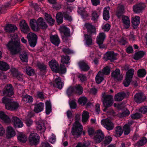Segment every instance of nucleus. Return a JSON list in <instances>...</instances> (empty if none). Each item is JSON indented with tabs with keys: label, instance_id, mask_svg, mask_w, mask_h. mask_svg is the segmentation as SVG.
<instances>
[{
	"label": "nucleus",
	"instance_id": "1",
	"mask_svg": "<svg viewBox=\"0 0 147 147\" xmlns=\"http://www.w3.org/2000/svg\"><path fill=\"white\" fill-rule=\"evenodd\" d=\"M18 36L16 34H14L11 37V40L7 46L12 54H15L18 53L21 50V46Z\"/></svg>",
	"mask_w": 147,
	"mask_h": 147
},
{
	"label": "nucleus",
	"instance_id": "2",
	"mask_svg": "<svg viewBox=\"0 0 147 147\" xmlns=\"http://www.w3.org/2000/svg\"><path fill=\"white\" fill-rule=\"evenodd\" d=\"M80 114H77L75 116V121L73 124L71 129V133L75 137L80 136L83 130V127L78 121L81 118Z\"/></svg>",
	"mask_w": 147,
	"mask_h": 147
},
{
	"label": "nucleus",
	"instance_id": "3",
	"mask_svg": "<svg viewBox=\"0 0 147 147\" xmlns=\"http://www.w3.org/2000/svg\"><path fill=\"white\" fill-rule=\"evenodd\" d=\"M30 24L32 29L34 31H38L40 27L43 29H46L47 27V25L44 22L41 18H39L36 21L34 19L30 21Z\"/></svg>",
	"mask_w": 147,
	"mask_h": 147
},
{
	"label": "nucleus",
	"instance_id": "4",
	"mask_svg": "<svg viewBox=\"0 0 147 147\" xmlns=\"http://www.w3.org/2000/svg\"><path fill=\"white\" fill-rule=\"evenodd\" d=\"M2 102L5 104V108L7 110L14 111L17 109L19 106L18 103L6 97L2 98Z\"/></svg>",
	"mask_w": 147,
	"mask_h": 147
},
{
	"label": "nucleus",
	"instance_id": "5",
	"mask_svg": "<svg viewBox=\"0 0 147 147\" xmlns=\"http://www.w3.org/2000/svg\"><path fill=\"white\" fill-rule=\"evenodd\" d=\"M49 64L51 69L54 72H60L61 74H64L66 72V70L65 66L63 65H61L59 69V64L55 60L53 59L50 61Z\"/></svg>",
	"mask_w": 147,
	"mask_h": 147
},
{
	"label": "nucleus",
	"instance_id": "6",
	"mask_svg": "<svg viewBox=\"0 0 147 147\" xmlns=\"http://www.w3.org/2000/svg\"><path fill=\"white\" fill-rule=\"evenodd\" d=\"M104 106L105 109L111 107L113 103V96L111 95H106L105 92L102 94Z\"/></svg>",
	"mask_w": 147,
	"mask_h": 147
},
{
	"label": "nucleus",
	"instance_id": "7",
	"mask_svg": "<svg viewBox=\"0 0 147 147\" xmlns=\"http://www.w3.org/2000/svg\"><path fill=\"white\" fill-rule=\"evenodd\" d=\"M35 123L36 130L40 134H42L45 132L46 128L44 120L41 119L36 120Z\"/></svg>",
	"mask_w": 147,
	"mask_h": 147
},
{
	"label": "nucleus",
	"instance_id": "8",
	"mask_svg": "<svg viewBox=\"0 0 147 147\" xmlns=\"http://www.w3.org/2000/svg\"><path fill=\"white\" fill-rule=\"evenodd\" d=\"M27 38L30 47H34L36 44L37 36L34 33L30 32L27 35Z\"/></svg>",
	"mask_w": 147,
	"mask_h": 147
},
{
	"label": "nucleus",
	"instance_id": "9",
	"mask_svg": "<svg viewBox=\"0 0 147 147\" xmlns=\"http://www.w3.org/2000/svg\"><path fill=\"white\" fill-rule=\"evenodd\" d=\"M134 70L132 69H131L126 73V78L123 82V84L125 86H128L130 82L131 79L134 75Z\"/></svg>",
	"mask_w": 147,
	"mask_h": 147
},
{
	"label": "nucleus",
	"instance_id": "10",
	"mask_svg": "<svg viewBox=\"0 0 147 147\" xmlns=\"http://www.w3.org/2000/svg\"><path fill=\"white\" fill-rule=\"evenodd\" d=\"M101 123L102 125L109 130H112L114 127V123L109 119L102 120Z\"/></svg>",
	"mask_w": 147,
	"mask_h": 147
},
{
	"label": "nucleus",
	"instance_id": "11",
	"mask_svg": "<svg viewBox=\"0 0 147 147\" xmlns=\"http://www.w3.org/2000/svg\"><path fill=\"white\" fill-rule=\"evenodd\" d=\"M39 137L36 133H32L29 138V141L31 145H36L39 142Z\"/></svg>",
	"mask_w": 147,
	"mask_h": 147
},
{
	"label": "nucleus",
	"instance_id": "12",
	"mask_svg": "<svg viewBox=\"0 0 147 147\" xmlns=\"http://www.w3.org/2000/svg\"><path fill=\"white\" fill-rule=\"evenodd\" d=\"M146 7L145 4L143 3H140L136 4L133 6V10L136 13L142 12Z\"/></svg>",
	"mask_w": 147,
	"mask_h": 147
},
{
	"label": "nucleus",
	"instance_id": "13",
	"mask_svg": "<svg viewBox=\"0 0 147 147\" xmlns=\"http://www.w3.org/2000/svg\"><path fill=\"white\" fill-rule=\"evenodd\" d=\"M10 71L13 77L17 78L18 80L22 81L23 80V74L20 72H18L16 69L13 67L11 68Z\"/></svg>",
	"mask_w": 147,
	"mask_h": 147
},
{
	"label": "nucleus",
	"instance_id": "14",
	"mask_svg": "<svg viewBox=\"0 0 147 147\" xmlns=\"http://www.w3.org/2000/svg\"><path fill=\"white\" fill-rule=\"evenodd\" d=\"M106 37L105 34L103 32L100 33L96 38V42L100 48L104 47L102 44Z\"/></svg>",
	"mask_w": 147,
	"mask_h": 147
},
{
	"label": "nucleus",
	"instance_id": "15",
	"mask_svg": "<svg viewBox=\"0 0 147 147\" xmlns=\"http://www.w3.org/2000/svg\"><path fill=\"white\" fill-rule=\"evenodd\" d=\"M104 137V133L100 129L98 130L96 133L94 140L96 143H99L103 140Z\"/></svg>",
	"mask_w": 147,
	"mask_h": 147
},
{
	"label": "nucleus",
	"instance_id": "16",
	"mask_svg": "<svg viewBox=\"0 0 147 147\" xmlns=\"http://www.w3.org/2000/svg\"><path fill=\"white\" fill-rule=\"evenodd\" d=\"M3 93L5 95L9 96L13 94V87L11 84H8L5 87Z\"/></svg>",
	"mask_w": 147,
	"mask_h": 147
},
{
	"label": "nucleus",
	"instance_id": "17",
	"mask_svg": "<svg viewBox=\"0 0 147 147\" xmlns=\"http://www.w3.org/2000/svg\"><path fill=\"white\" fill-rule=\"evenodd\" d=\"M146 98L142 92H139L136 94L134 96V100L137 102L140 103L143 101Z\"/></svg>",
	"mask_w": 147,
	"mask_h": 147
},
{
	"label": "nucleus",
	"instance_id": "18",
	"mask_svg": "<svg viewBox=\"0 0 147 147\" xmlns=\"http://www.w3.org/2000/svg\"><path fill=\"white\" fill-rule=\"evenodd\" d=\"M16 135V132L14 129L11 126H8L7 128L6 137L7 139H10Z\"/></svg>",
	"mask_w": 147,
	"mask_h": 147
},
{
	"label": "nucleus",
	"instance_id": "19",
	"mask_svg": "<svg viewBox=\"0 0 147 147\" xmlns=\"http://www.w3.org/2000/svg\"><path fill=\"white\" fill-rule=\"evenodd\" d=\"M117 54H115L113 52H107L104 56L105 60H110L111 61L116 59V56Z\"/></svg>",
	"mask_w": 147,
	"mask_h": 147
},
{
	"label": "nucleus",
	"instance_id": "20",
	"mask_svg": "<svg viewBox=\"0 0 147 147\" xmlns=\"http://www.w3.org/2000/svg\"><path fill=\"white\" fill-rule=\"evenodd\" d=\"M12 121L15 127L17 128H21L23 126L22 122L18 117L13 116L12 117Z\"/></svg>",
	"mask_w": 147,
	"mask_h": 147
},
{
	"label": "nucleus",
	"instance_id": "21",
	"mask_svg": "<svg viewBox=\"0 0 147 147\" xmlns=\"http://www.w3.org/2000/svg\"><path fill=\"white\" fill-rule=\"evenodd\" d=\"M112 76L115 80H122L123 76L120 74V70L119 69H116L112 73Z\"/></svg>",
	"mask_w": 147,
	"mask_h": 147
},
{
	"label": "nucleus",
	"instance_id": "22",
	"mask_svg": "<svg viewBox=\"0 0 147 147\" xmlns=\"http://www.w3.org/2000/svg\"><path fill=\"white\" fill-rule=\"evenodd\" d=\"M78 12L81 15L82 18L83 19H86L89 16L88 13L86 11L84 7H79Z\"/></svg>",
	"mask_w": 147,
	"mask_h": 147
},
{
	"label": "nucleus",
	"instance_id": "23",
	"mask_svg": "<svg viewBox=\"0 0 147 147\" xmlns=\"http://www.w3.org/2000/svg\"><path fill=\"white\" fill-rule=\"evenodd\" d=\"M20 26L22 31L24 33H26L29 31L28 26L24 20H22L20 22Z\"/></svg>",
	"mask_w": 147,
	"mask_h": 147
},
{
	"label": "nucleus",
	"instance_id": "24",
	"mask_svg": "<svg viewBox=\"0 0 147 147\" xmlns=\"http://www.w3.org/2000/svg\"><path fill=\"white\" fill-rule=\"evenodd\" d=\"M122 21L123 26L125 28H128L130 25V21L128 17L127 16H124L122 17Z\"/></svg>",
	"mask_w": 147,
	"mask_h": 147
},
{
	"label": "nucleus",
	"instance_id": "25",
	"mask_svg": "<svg viewBox=\"0 0 147 147\" xmlns=\"http://www.w3.org/2000/svg\"><path fill=\"white\" fill-rule=\"evenodd\" d=\"M6 32H13L17 29V28L16 26L11 24L7 25L4 28Z\"/></svg>",
	"mask_w": 147,
	"mask_h": 147
},
{
	"label": "nucleus",
	"instance_id": "26",
	"mask_svg": "<svg viewBox=\"0 0 147 147\" xmlns=\"http://www.w3.org/2000/svg\"><path fill=\"white\" fill-rule=\"evenodd\" d=\"M140 18L138 16H136L131 18V22L135 28L137 27L140 23Z\"/></svg>",
	"mask_w": 147,
	"mask_h": 147
},
{
	"label": "nucleus",
	"instance_id": "27",
	"mask_svg": "<svg viewBox=\"0 0 147 147\" xmlns=\"http://www.w3.org/2000/svg\"><path fill=\"white\" fill-rule=\"evenodd\" d=\"M110 7L108 6L105 7L103 9V19L107 20L109 18V13Z\"/></svg>",
	"mask_w": 147,
	"mask_h": 147
},
{
	"label": "nucleus",
	"instance_id": "28",
	"mask_svg": "<svg viewBox=\"0 0 147 147\" xmlns=\"http://www.w3.org/2000/svg\"><path fill=\"white\" fill-rule=\"evenodd\" d=\"M51 42L56 46H58L59 44L60 41L58 36L57 35H51L50 36Z\"/></svg>",
	"mask_w": 147,
	"mask_h": 147
},
{
	"label": "nucleus",
	"instance_id": "29",
	"mask_svg": "<svg viewBox=\"0 0 147 147\" xmlns=\"http://www.w3.org/2000/svg\"><path fill=\"white\" fill-rule=\"evenodd\" d=\"M78 65L81 70L87 71L90 69V67L88 64L84 61H80Z\"/></svg>",
	"mask_w": 147,
	"mask_h": 147
},
{
	"label": "nucleus",
	"instance_id": "30",
	"mask_svg": "<svg viewBox=\"0 0 147 147\" xmlns=\"http://www.w3.org/2000/svg\"><path fill=\"white\" fill-rule=\"evenodd\" d=\"M0 118L4 122L6 123H9L11 121V119L4 112L0 111Z\"/></svg>",
	"mask_w": 147,
	"mask_h": 147
},
{
	"label": "nucleus",
	"instance_id": "31",
	"mask_svg": "<svg viewBox=\"0 0 147 147\" xmlns=\"http://www.w3.org/2000/svg\"><path fill=\"white\" fill-rule=\"evenodd\" d=\"M18 140L21 142H25L27 140V138L23 132H19L17 135Z\"/></svg>",
	"mask_w": 147,
	"mask_h": 147
},
{
	"label": "nucleus",
	"instance_id": "32",
	"mask_svg": "<svg viewBox=\"0 0 147 147\" xmlns=\"http://www.w3.org/2000/svg\"><path fill=\"white\" fill-rule=\"evenodd\" d=\"M44 107V103L42 102H40L35 105L34 109V112L37 113L42 111Z\"/></svg>",
	"mask_w": 147,
	"mask_h": 147
},
{
	"label": "nucleus",
	"instance_id": "33",
	"mask_svg": "<svg viewBox=\"0 0 147 147\" xmlns=\"http://www.w3.org/2000/svg\"><path fill=\"white\" fill-rule=\"evenodd\" d=\"M54 86L60 89H61L63 87V84L61 82L60 78L59 77L55 78Z\"/></svg>",
	"mask_w": 147,
	"mask_h": 147
},
{
	"label": "nucleus",
	"instance_id": "34",
	"mask_svg": "<svg viewBox=\"0 0 147 147\" xmlns=\"http://www.w3.org/2000/svg\"><path fill=\"white\" fill-rule=\"evenodd\" d=\"M84 41L85 42V45L86 46L92 45V40L90 35L86 34L84 35Z\"/></svg>",
	"mask_w": 147,
	"mask_h": 147
},
{
	"label": "nucleus",
	"instance_id": "35",
	"mask_svg": "<svg viewBox=\"0 0 147 147\" xmlns=\"http://www.w3.org/2000/svg\"><path fill=\"white\" fill-rule=\"evenodd\" d=\"M84 26L87 29L88 32L91 33H95L96 30L95 28L91 24L87 23L84 25Z\"/></svg>",
	"mask_w": 147,
	"mask_h": 147
},
{
	"label": "nucleus",
	"instance_id": "36",
	"mask_svg": "<svg viewBox=\"0 0 147 147\" xmlns=\"http://www.w3.org/2000/svg\"><path fill=\"white\" fill-rule=\"evenodd\" d=\"M124 8L122 5H119L117 7L116 11V15L118 18H120L123 14Z\"/></svg>",
	"mask_w": 147,
	"mask_h": 147
},
{
	"label": "nucleus",
	"instance_id": "37",
	"mask_svg": "<svg viewBox=\"0 0 147 147\" xmlns=\"http://www.w3.org/2000/svg\"><path fill=\"white\" fill-rule=\"evenodd\" d=\"M22 100L26 103H31L33 101V98L32 97L28 94L22 96Z\"/></svg>",
	"mask_w": 147,
	"mask_h": 147
},
{
	"label": "nucleus",
	"instance_id": "38",
	"mask_svg": "<svg viewBox=\"0 0 147 147\" xmlns=\"http://www.w3.org/2000/svg\"><path fill=\"white\" fill-rule=\"evenodd\" d=\"M103 75L101 71H99L96 77V81L97 83L99 84L104 80Z\"/></svg>",
	"mask_w": 147,
	"mask_h": 147
},
{
	"label": "nucleus",
	"instance_id": "39",
	"mask_svg": "<svg viewBox=\"0 0 147 147\" xmlns=\"http://www.w3.org/2000/svg\"><path fill=\"white\" fill-rule=\"evenodd\" d=\"M145 54V52L143 51H139L135 54L134 59L136 60H138L143 57Z\"/></svg>",
	"mask_w": 147,
	"mask_h": 147
},
{
	"label": "nucleus",
	"instance_id": "40",
	"mask_svg": "<svg viewBox=\"0 0 147 147\" xmlns=\"http://www.w3.org/2000/svg\"><path fill=\"white\" fill-rule=\"evenodd\" d=\"M125 96L124 92L119 93L115 96V101H120L122 100Z\"/></svg>",
	"mask_w": 147,
	"mask_h": 147
},
{
	"label": "nucleus",
	"instance_id": "41",
	"mask_svg": "<svg viewBox=\"0 0 147 147\" xmlns=\"http://www.w3.org/2000/svg\"><path fill=\"white\" fill-rule=\"evenodd\" d=\"M74 93H76L79 95L81 94L83 91L82 87L80 85H76L74 88Z\"/></svg>",
	"mask_w": 147,
	"mask_h": 147
},
{
	"label": "nucleus",
	"instance_id": "42",
	"mask_svg": "<svg viewBox=\"0 0 147 147\" xmlns=\"http://www.w3.org/2000/svg\"><path fill=\"white\" fill-rule=\"evenodd\" d=\"M64 17L63 13L59 12L56 16L57 21L59 24L62 23L63 22V17Z\"/></svg>",
	"mask_w": 147,
	"mask_h": 147
},
{
	"label": "nucleus",
	"instance_id": "43",
	"mask_svg": "<svg viewBox=\"0 0 147 147\" xmlns=\"http://www.w3.org/2000/svg\"><path fill=\"white\" fill-rule=\"evenodd\" d=\"M45 19L50 25H52L54 24L55 20L51 18L50 15L47 13H45Z\"/></svg>",
	"mask_w": 147,
	"mask_h": 147
},
{
	"label": "nucleus",
	"instance_id": "44",
	"mask_svg": "<svg viewBox=\"0 0 147 147\" xmlns=\"http://www.w3.org/2000/svg\"><path fill=\"white\" fill-rule=\"evenodd\" d=\"M46 113L47 115L49 114L51 111V105L50 101H47L45 102Z\"/></svg>",
	"mask_w": 147,
	"mask_h": 147
},
{
	"label": "nucleus",
	"instance_id": "45",
	"mask_svg": "<svg viewBox=\"0 0 147 147\" xmlns=\"http://www.w3.org/2000/svg\"><path fill=\"white\" fill-rule=\"evenodd\" d=\"M89 117V113L88 112L84 111L82 114V122L84 123L86 122Z\"/></svg>",
	"mask_w": 147,
	"mask_h": 147
},
{
	"label": "nucleus",
	"instance_id": "46",
	"mask_svg": "<svg viewBox=\"0 0 147 147\" xmlns=\"http://www.w3.org/2000/svg\"><path fill=\"white\" fill-rule=\"evenodd\" d=\"M9 68V65L5 62L0 61V69L6 71Z\"/></svg>",
	"mask_w": 147,
	"mask_h": 147
},
{
	"label": "nucleus",
	"instance_id": "47",
	"mask_svg": "<svg viewBox=\"0 0 147 147\" xmlns=\"http://www.w3.org/2000/svg\"><path fill=\"white\" fill-rule=\"evenodd\" d=\"M137 74L138 76L140 78L144 77L146 74V70L144 69H139L138 70Z\"/></svg>",
	"mask_w": 147,
	"mask_h": 147
},
{
	"label": "nucleus",
	"instance_id": "48",
	"mask_svg": "<svg viewBox=\"0 0 147 147\" xmlns=\"http://www.w3.org/2000/svg\"><path fill=\"white\" fill-rule=\"evenodd\" d=\"M61 29L65 36H69L70 31L69 28L65 26H63L61 27Z\"/></svg>",
	"mask_w": 147,
	"mask_h": 147
},
{
	"label": "nucleus",
	"instance_id": "49",
	"mask_svg": "<svg viewBox=\"0 0 147 147\" xmlns=\"http://www.w3.org/2000/svg\"><path fill=\"white\" fill-rule=\"evenodd\" d=\"M87 99L85 96L80 97L78 99V102L79 104L82 105H85L87 102Z\"/></svg>",
	"mask_w": 147,
	"mask_h": 147
},
{
	"label": "nucleus",
	"instance_id": "50",
	"mask_svg": "<svg viewBox=\"0 0 147 147\" xmlns=\"http://www.w3.org/2000/svg\"><path fill=\"white\" fill-rule=\"evenodd\" d=\"M115 133L117 136H121L123 133V130L122 128L119 126L116 127L115 129Z\"/></svg>",
	"mask_w": 147,
	"mask_h": 147
},
{
	"label": "nucleus",
	"instance_id": "51",
	"mask_svg": "<svg viewBox=\"0 0 147 147\" xmlns=\"http://www.w3.org/2000/svg\"><path fill=\"white\" fill-rule=\"evenodd\" d=\"M61 62L63 63L68 64L69 62V58L67 56H62L61 57Z\"/></svg>",
	"mask_w": 147,
	"mask_h": 147
},
{
	"label": "nucleus",
	"instance_id": "52",
	"mask_svg": "<svg viewBox=\"0 0 147 147\" xmlns=\"http://www.w3.org/2000/svg\"><path fill=\"white\" fill-rule=\"evenodd\" d=\"M101 72V73L104 75H107L109 74L110 69V68L108 66H106V67H104L102 69V71H100Z\"/></svg>",
	"mask_w": 147,
	"mask_h": 147
},
{
	"label": "nucleus",
	"instance_id": "53",
	"mask_svg": "<svg viewBox=\"0 0 147 147\" xmlns=\"http://www.w3.org/2000/svg\"><path fill=\"white\" fill-rule=\"evenodd\" d=\"M99 16L97 12L95 11H93L92 14V20L94 21L97 20Z\"/></svg>",
	"mask_w": 147,
	"mask_h": 147
},
{
	"label": "nucleus",
	"instance_id": "54",
	"mask_svg": "<svg viewBox=\"0 0 147 147\" xmlns=\"http://www.w3.org/2000/svg\"><path fill=\"white\" fill-rule=\"evenodd\" d=\"M147 142V139L145 137L142 138L137 143L139 147L144 145Z\"/></svg>",
	"mask_w": 147,
	"mask_h": 147
},
{
	"label": "nucleus",
	"instance_id": "55",
	"mask_svg": "<svg viewBox=\"0 0 147 147\" xmlns=\"http://www.w3.org/2000/svg\"><path fill=\"white\" fill-rule=\"evenodd\" d=\"M20 58L23 62H28L27 54L26 53L22 54L20 55Z\"/></svg>",
	"mask_w": 147,
	"mask_h": 147
},
{
	"label": "nucleus",
	"instance_id": "56",
	"mask_svg": "<svg viewBox=\"0 0 147 147\" xmlns=\"http://www.w3.org/2000/svg\"><path fill=\"white\" fill-rule=\"evenodd\" d=\"M124 133L125 135H127L129 133L130 129L129 126L128 125H125L123 127Z\"/></svg>",
	"mask_w": 147,
	"mask_h": 147
},
{
	"label": "nucleus",
	"instance_id": "57",
	"mask_svg": "<svg viewBox=\"0 0 147 147\" xmlns=\"http://www.w3.org/2000/svg\"><path fill=\"white\" fill-rule=\"evenodd\" d=\"M26 72L27 74L30 76H31L34 73V70L29 67H26Z\"/></svg>",
	"mask_w": 147,
	"mask_h": 147
},
{
	"label": "nucleus",
	"instance_id": "58",
	"mask_svg": "<svg viewBox=\"0 0 147 147\" xmlns=\"http://www.w3.org/2000/svg\"><path fill=\"white\" fill-rule=\"evenodd\" d=\"M67 93L68 96H71L73 93H74V88L70 86L67 89Z\"/></svg>",
	"mask_w": 147,
	"mask_h": 147
},
{
	"label": "nucleus",
	"instance_id": "59",
	"mask_svg": "<svg viewBox=\"0 0 147 147\" xmlns=\"http://www.w3.org/2000/svg\"><path fill=\"white\" fill-rule=\"evenodd\" d=\"M130 113L129 111L126 109L123 110L122 113L120 114V116L121 117H126L129 115Z\"/></svg>",
	"mask_w": 147,
	"mask_h": 147
},
{
	"label": "nucleus",
	"instance_id": "60",
	"mask_svg": "<svg viewBox=\"0 0 147 147\" xmlns=\"http://www.w3.org/2000/svg\"><path fill=\"white\" fill-rule=\"evenodd\" d=\"M111 26L108 24H104L102 26V29L105 31H108L110 29Z\"/></svg>",
	"mask_w": 147,
	"mask_h": 147
},
{
	"label": "nucleus",
	"instance_id": "61",
	"mask_svg": "<svg viewBox=\"0 0 147 147\" xmlns=\"http://www.w3.org/2000/svg\"><path fill=\"white\" fill-rule=\"evenodd\" d=\"M112 140V138L110 136L106 137L104 141V144L105 145H107Z\"/></svg>",
	"mask_w": 147,
	"mask_h": 147
},
{
	"label": "nucleus",
	"instance_id": "62",
	"mask_svg": "<svg viewBox=\"0 0 147 147\" xmlns=\"http://www.w3.org/2000/svg\"><path fill=\"white\" fill-rule=\"evenodd\" d=\"M141 116V115L138 113L135 114H131V118L133 119H137L140 118Z\"/></svg>",
	"mask_w": 147,
	"mask_h": 147
},
{
	"label": "nucleus",
	"instance_id": "63",
	"mask_svg": "<svg viewBox=\"0 0 147 147\" xmlns=\"http://www.w3.org/2000/svg\"><path fill=\"white\" fill-rule=\"evenodd\" d=\"M139 111L140 112L145 114L147 113V106H144L139 109Z\"/></svg>",
	"mask_w": 147,
	"mask_h": 147
},
{
	"label": "nucleus",
	"instance_id": "64",
	"mask_svg": "<svg viewBox=\"0 0 147 147\" xmlns=\"http://www.w3.org/2000/svg\"><path fill=\"white\" fill-rule=\"evenodd\" d=\"M69 105L71 108L75 109L77 107L76 102L74 100H71L69 102Z\"/></svg>",
	"mask_w": 147,
	"mask_h": 147
}]
</instances>
